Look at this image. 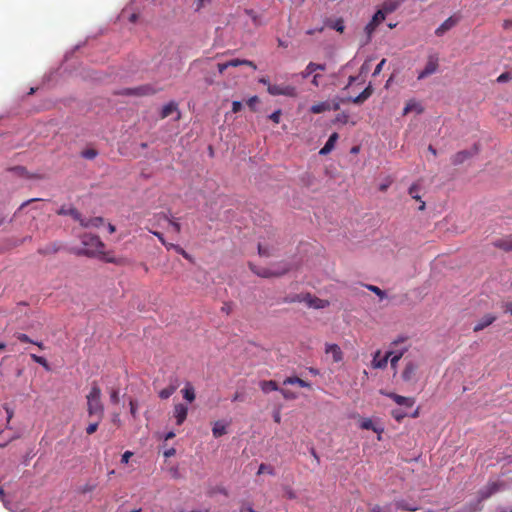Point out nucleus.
I'll return each mask as SVG.
<instances>
[{
  "mask_svg": "<svg viewBox=\"0 0 512 512\" xmlns=\"http://www.w3.org/2000/svg\"><path fill=\"white\" fill-rule=\"evenodd\" d=\"M82 244L84 245L82 254L90 257L99 256L101 260L107 263H119V261L115 257L109 256L108 253H105L103 251L105 245L98 236L92 234H85L82 237Z\"/></svg>",
  "mask_w": 512,
  "mask_h": 512,
  "instance_id": "1",
  "label": "nucleus"
},
{
  "mask_svg": "<svg viewBox=\"0 0 512 512\" xmlns=\"http://www.w3.org/2000/svg\"><path fill=\"white\" fill-rule=\"evenodd\" d=\"M101 389L96 382L92 384L90 392L86 396L87 399V412L89 416H97L102 420L104 416V405L101 400Z\"/></svg>",
  "mask_w": 512,
  "mask_h": 512,
  "instance_id": "2",
  "label": "nucleus"
},
{
  "mask_svg": "<svg viewBox=\"0 0 512 512\" xmlns=\"http://www.w3.org/2000/svg\"><path fill=\"white\" fill-rule=\"evenodd\" d=\"M385 20L384 11H377L372 17L371 21L365 26L364 33L365 38L361 41V45H367L372 39V35L376 30L377 26Z\"/></svg>",
  "mask_w": 512,
  "mask_h": 512,
  "instance_id": "3",
  "label": "nucleus"
},
{
  "mask_svg": "<svg viewBox=\"0 0 512 512\" xmlns=\"http://www.w3.org/2000/svg\"><path fill=\"white\" fill-rule=\"evenodd\" d=\"M157 92L151 84L141 85L135 88L122 89L118 94L125 96H148L153 95Z\"/></svg>",
  "mask_w": 512,
  "mask_h": 512,
  "instance_id": "4",
  "label": "nucleus"
},
{
  "mask_svg": "<svg viewBox=\"0 0 512 512\" xmlns=\"http://www.w3.org/2000/svg\"><path fill=\"white\" fill-rule=\"evenodd\" d=\"M268 93L273 96L283 95L288 97H296L297 95L296 88L292 85L269 84Z\"/></svg>",
  "mask_w": 512,
  "mask_h": 512,
  "instance_id": "5",
  "label": "nucleus"
},
{
  "mask_svg": "<svg viewBox=\"0 0 512 512\" xmlns=\"http://www.w3.org/2000/svg\"><path fill=\"white\" fill-rule=\"evenodd\" d=\"M153 235H155L158 240L168 249H173L175 250L178 254L182 255L185 259H187L188 261H193L192 259V256L190 254H188L181 246L177 245V244H173V243H168L165 238H164V235L161 233V232H158V231H152V230H149Z\"/></svg>",
  "mask_w": 512,
  "mask_h": 512,
  "instance_id": "6",
  "label": "nucleus"
},
{
  "mask_svg": "<svg viewBox=\"0 0 512 512\" xmlns=\"http://www.w3.org/2000/svg\"><path fill=\"white\" fill-rule=\"evenodd\" d=\"M438 67H439L438 57L436 55H430L428 57L425 68L421 72H419L417 79L422 80V79H425L426 77L434 74L438 70Z\"/></svg>",
  "mask_w": 512,
  "mask_h": 512,
  "instance_id": "7",
  "label": "nucleus"
},
{
  "mask_svg": "<svg viewBox=\"0 0 512 512\" xmlns=\"http://www.w3.org/2000/svg\"><path fill=\"white\" fill-rule=\"evenodd\" d=\"M252 270L260 277L269 278L284 275L290 270V267L287 264H284L282 267L278 268H261L258 270H255L252 267Z\"/></svg>",
  "mask_w": 512,
  "mask_h": 512,
  "instance_id": "8",
  "label": "nucleus"
},
{
  "mask_svg": "<svg viewBox=\"0 0 512 512\" xmlns=\"http://www.w3.org/2000/svg\"><path fill=\"white\" fill-rule=\"evenodd\" d=\"M298 301H303L309 307L315 309H323L329 306V301L317 298L315 296H312L311 294H306L302 299H298Z\"/></svg>",
  "mask_w": 512,
  "mask_h": 512,
  "instance_id": "9",
  "label": "nucleus"
},
{
  "mask_svg": "<svg viewBox=\"0 0 512 512\" xmlns=\"http://www.w3.org/2000/svg\"><path fill=\"white\" fill-rule=\"evenodd\" d=\"M391 355H392V352L388 351L383 357H381V351L377 350L374 353L373 360H372L373 368H375V369L386 368Z\"/></svg>",
  "mask_w": 512,
  "mask_h": 512,
  "instance_id": "10",
  "label": "nucleus"
},
{
  "mask_svg": "<svg viewBox=\"0 0 512 512\" xmlns=\"http://www.w3.org/2000/svg\"><path fill=\"white\" fill-rule=\"evenodd\" d=\"M497 319V316L491 313L485 314L481 319H479L473 327L474 332H480L492 325Z\"/></svg>",
  "mask_w": 512,
  "mask_h": 512,
  "instance_id": "11",
  "label": "nucleus"
},
{
  "mask_svg": "<svg viewBox=\"0 0 512 512\" xmlns=\"http://www.w3.org/2000/svg\"><path fill=\"white\" fill-rule=\"evenodd\" d=\"M188 415V407L182 403H178L174 406L173 416L176 419L177 425H182Z\"/></svg>",
  "mask_w": 512,
  "mask_h": 512,
  "instance_id": "12",
  "label": "nucleus"
},
{
  "mask_svg": "<svg viewBox=\"0 0 512 512\" xmlns=\"http://www.w3.org/2000/svg\"><path fill=\"white\" fill-rule=\"evenodd\" d=\"M386 395L400 406L412 407L415 403V400L412 397H405L396 393H387Z\"/></svg>",
  "mask_w": 512,
  "mask_h": 512,
  "instance_id": "13",
  "label": "nucleus"
},
{
  "mask_svg": "<svg viewBox=\"0 0 512 512\" xmlns=\"http://www.w3.org/2000/svg\"><path fill=\"white\" fill-rule=\"evenodd\" d=\"M417 368L418 366L414 362H408L402 372V379L405 382H410L414 380Z\"/></svg>",
  "mask_w": 512,
  "mask_h": 512,
  "instance_id": "14",
  "label": "nucleus"
},
{
  "mask_svg": "<svg viewBox=\"0 0 512 512\" xmlns=\"http://www.w3.org/2000/svg\"><path fill=\"white\" fill-rule=\"evenodd\" d=\"M326 354H331L334 362H340L343 359V353L337 344H327L325 348Z\"/></svg>",
  "mask_w": 512,
  "mask_h": 512,
  "instance_id": "15",
  "label": "nucleus"
},
{
  "mask_svg": "<svg viewBox=\"0 0 512 512\" xmlns=\"http://www.w3.org/2000/svg\"><path fill=\"white\" fill-rule=\"evenodd\" d=\"M326 69L325 64H318L314 62H310L306 68L301 72L302 78L306 79L313 73H315L318 70L324 71Z\"/></svg>",
  "mask_w": 512,
  "mask_h": 512,
  "instance_id": "16",
  "label": "nucleus"
},
{
  "mask_svg": "<svg viewBox=\"0 0 512 512\" xmlns=\"http://www.w3.org/2000/svg\"><path fill=\"white\" fill-rule=\"evenodd\" d=\"M57 214L58 215H63V216H70L72 217L74 220L76 221H79L81 220L82 216H81V213L74 207H65V206H62L58 211H57Z\"/></svg>",
  "mask_w": 512,
  "mask_h": 512,
  "instance_id": "17",
  "label": "nucleus"
},
{
  "mask_svg": "<svg viewBox=\"0 0 512 512\" xmlns=\"http://www.w3.org/2000/svg\"><path fill=\"white\" fill-rule=\"evenodd\" d=\"M338 134L336 132L332 133L327 142L325 143V145L321 148V150L319 151V154L320 155H327L328 153H330L334 146H335V143L336 141L338 140Z\"/></svg>",
  "mask_w": 512,
  "mask_h": 512,
  "instance_id": "18",
  "label": "nucleus"
},
{
  "mask_svg": "<svg viewBox=\"0 0 512 512\" xmlns=\"http://www.w3.org/2000/svg\"><path fill=\"white\" fill-rule=\"evenodd\" d=\"M456 24L457 20L454 19L453 17H449L435 30V34L437 36H442L445 32L453 28Z\"/></svg>",
  "mask_w": 512,
  "mask_h": 512,
  "instance_id": "19",
  "label": "nucleus"
},
{
  "mask_svg": "<svg viewBox=\"0 0 512 512\" xmlns=\"http://www.w3.org/2000/svg\"><path fill=\"white\" fill-rule=\"evenodd\" d=\"M412 111H415L417 114H421L423 113L424 108L419 102L415 100H409L403 109V115H407Z\"/></svg>",
  "mask_w": 512,
  "mask_h": 512,
  "instance_id": "20",
  "label": "nucleus"
},
{
  "mask_svg": "<svg viewBox=\"0 0 512 512\" xmlns=\"http://www.w3.org/2000/svg\"><path fill=\"white\" fill-rule=\"evenodd\" d=\"M80 225L85 228L95 227L98 228L104 224V218L102 217H93L89 219L81 218Z\"/></svg>",
  "mask_w": 512,
  "mask_h": 512,
  "instance_id": "21",
  "label": "nucleus"
},
{
  "mask_svg": "<svg viewBox=\"0 0 512 512\" xmlns=\"http://www.w3.org/2000/svg\"><path fill=\"white\" fill-rule=\"evenodd\" d=\"M227 423H224L223 421H216L213 424L212 427V434L214 438H219L227 433Z\"/></svg>",
  "mask_w": 512,
  "mask_h": 512,
  "instance_id": "22",
  "label": "nucleus"
},
{
  "mask_svg": "<svg viewBox=\"0 0 512 512\" xmlns=\"http://www.w3.org/2000/svg\"><path fill=\"white\" fill-rule=\"evenodd\" d=\"M260 389L263 393L268 394L272 391H279V387L274 380H263L259 383Z\"/></svg>",
  "mask_w": 512,
  "mask_h": 512,
  "instance_id": "23",
  "label": "nucleus"
},
{
  "mask_svg": "<svg viewBox=\"0 0 512 512\" xmlns=\"http://www.w3.org/2000/svg\"><path fill=\"white\" fill-rule=\"evenodd\" d=\"M471 157V153L467 150L459 151L451 158L453 165H460Z\"/></svg>",
  "mask_w": 512,
  "mask_h": 512,
  "instance_id": "24",
  "label": "nucleus"
},
{
  "mask_svg": "<svg viewBox=\"0 0 512 512\" xmlns=\"http://www.w3.org/2000/svg\"><path fill=\"white\" fill-rule=\"evenodd\" d=\"M177 111H178L177 104L174 101H171L163 106L161 113H160V117H161V119H165L168 116H170L172 113L177 112Z\"/></svg>",
  "mask_w": 512,
  "mask_h": 512,
  "instance_id": "25",
  "label": "nucleus"
},
{
  "mask_svg": "<svg viewBox=\"0 0 512 512\" xmlns=\"http://www.w3.org/2000/svg\"><path fill=\"white\" fill-rule=\"evenodd\" d=\"M399 4L400 2L398 0H388L378 11H384V16L386 17L387 14L394 12L398 8Z\"/></svg>",
  "mask_w": 512,
  "mask_h": 512,
  "instance_id": "26",
  "label": "nucleus"
},
{
  "mask_svg": "<svg viewBox=\"0 0 512 512\" xmlns=\"http://www.w3.org/2000/svg\"><path fill=\"white\" fill-rule=\"evenodd\" d=\"M181 392L183 398L188 402H193L196 398L195 390L191 383H187Z\"/></svg>",
  "mask_w": 512,
  "mask_h": 512,
  "instance_id": "27",
  "label": "nucleus"
},
{
  "mask_svg": "<svg viewBox=\"0 0 512 512\" xmlns=\"http://www.w3.org/2000/svg\"><path fill=\"white\" fill-rule=\"evenodd\" d=\"M169 216L164 212L155 213L152 218L149 219V223L152 226H159L162 222H168Z\"/></svg>",
  "mask_w": 512,
  "mask_h": 512,
  "instance_id": "28",
  "label": "nucleus"
},
{
  "mask_svg": "<svg viewBox=\"0 0 512 512\" xmlns=\"http://www.w3.org/2000/svg\"><path fill=\"white\" fill-rule=\"evenodd\" d=\"M372 92H373L372 87L369 85L358 96L353 98V100H352L353 103H355V104L363 103L371 96Z\"/></svg>",
  "mask_w": 512,
  "mask_h": 512,
  "instance_id": "29",
  "label": "nucleus"
},
{
  "mask_svg": "<svg viewBox=\"0 0 512 512\" xmlns=\"http://www.w3.org/2000/svg\"><path fill=\"white\" fill-rule=\"evenodd\" d=\"M330 104L328 102H320L311 106L310 111L314 114H320L330 110Z\"/></svg>",
  "mask_w": 512,
  "mask_h": 512,
  "instance_id": "30",
  "label": "nucleus"
},
{
  "mask_svg": "<svg viewBox=\"0 0 512 512\" xmlns=\"http://www.w3.org/2000/svg\"><path fill=\"white\" fill-rule=\"evenodd\" d=\"M177 387H178V385L176 383L170 384L168 387L162 389L159 392V397L161 399H168L170 396H172L174 394V392L177 390Z\"/></svg>",
  "mask_w": 512,
  "mask_h": 512,
  "instance_id": "31",
  "label": "nucleus"
},
{
  "mask_svg": "<svg viewBox=\"0 0 512 512\" xmlns=\"http://www.w3.org/2000/svg\"><path fill=\"white\" fill-rule=\"evenodd\" d=\"M229 67H238L240 65H247L252 67L254 70L257 68L254 62L250 60H240V59H232L227 61Z\"/></svg>",
  "mask_w": 512,
  "mask_h": 512,
  "instance_id": "32",
  "label": "nucleus"
},
{
  "mask_svg": "<svg viewBox=\"0 0 512 512\" xmlns=\"http://www.w3.org/2000/svg\"><path fill=\"white\" fill-rule=\"evenodd\" d=\"M495 246L504 251H511L512 250V238L497 240L495 242Z\"/></svg>",
  "mask_w": 512,
  "mask_h": 512,
  "instance_id": "33",
  "label": "nucleus"
},
{
  "mask_svg": "<svg viewBox=\"0 0 512 512\" xmlns=\"http://www.w3.org/2000/svg\"><path fill=\"white\" fill-rule=\"evenodd\" d=\"M405 351L406 350H402V351H400L398 353H393L392 352V355L389 358V361H390L391 368L394 369L395 371H396V368H397V364H398L399 360L403 357Z\"/></svg>",
  "mask_w": 512,
  "mask_h": 512,
  "instance_id": "34",
  "label": "nucleus"
},
{
  "mask_svg": "<svg viewBox=\"0 0 512 512\" xmlns=\"http://www.w3.org/2000/svg\"><path fill=\"white\" fill-rule=\"evenodd\" d=\"M264 473H267V474L272 475V476L275 475L274 467L269 465V464L261 463L259 468H258L257 474L261 475V474H264Z\"/></svg>",
  "mask_w": 512,
  "mask_h": 512,
  "instance_id": "35",
  "label": "nucleus"
},
{
  "mask_svg": "<svg viewBox=\"0 0 512 512\" xmlns=\"http://www.w3.org/2000/svg\"><path fill=\"white\" fill-rule=\"evenodd\" d=\"M30 357H31V359H32L34 362H36V363L40 364V365H41V366H43L46 370H49V369H50L49 364H48L47 360H46L44 357H42V356H38V355H36V354H31V355H30Z\"/></svg>",
  "mask_w": 512,
  "mask_h": 512,
  "instance_id": "36",
  "label": "nucleus"
},
{
  "mask_svg": "<svg viewBox=\"0 0 512 512\" xmlns=\"http://www.w3.org/2000/svg\"><path fill=\"white\" fill-rule=\"evenodd\" d=\"M98 155L97 150L93 148L85 149L81 152V156L85 159L92 160Z\"/></svg>",
  "mask_w": 512,
  "mask_h": 512,
  "instance_id": "37",
  "label": "nucleus"
},
{
  "mask_svg": "<svg viewBox=\"0 0 512 512\" xmlns=\"http://www.w3.org/2000/svg\"><path fill=\"white\" fill-rule=\"evenodd\" d=\"M419 185L418 184H412L409 188V195L415 199V200H421V197L419 195Z\"/></svg>",
  "mask_w": 512,
  "mask_h": 512,
  "instance_id": "38",
  "label": "nucleus"
},
{
  "mask_svg": "<svg viewBox=\"0 0 512 512\" xmlns=\"http://www.w3.org/2000/svg\"><path fill=\"white\" fill-rule=\"evenodd\" d=\"M360 427H361L362 429H365V430H373V431H375V432H377V431H378V430L375 428V426H374V424H373L372 420H371V419H368V418L364 419V420L361 422Z\"/></svg>",
  "mask_w": 512,
  "mask_h": 512,
  "instance_id": "39",
  "label": "nucleus"
},
{
  "mask_svg": "<svg viewBox=\"0 0 512 512\" xmlns=\"http://www.w3.org/2000/svg\"><path fill=\"white\" fill-rule=\"evenodd\" d=\"M366 288L370 290L371 292L375 293L380 299H383L386 297V294L383 290H381L379 287L374 285H366Z\"/></svg>",
  "mask_w": 512,
  "mask_h": 512,
  "instance_id": "40",
  "label": "nucleus"
},
{
  "mask_svg": "<svg viewBox=\"0 0 512 512\" xmlns=\"http://www.w3.org/2000/svg\"><path fill=\"white\" fill-rule=\"evenodd\" d=\"M17 339L23 343H33V341L28 337V335L23 333L18 334ZM34 344H36L41 349L43 348L42 343L34 342Z\"/></svg>",
  "mask_w": 512,
  "mask_h": 512,
  "instance_id": "41",
  "label": "nucleus"
},
{
  "mask_svg": "<svg viewBox=\"0 0 512 512\" xmlns=\"http://www.w3.org/2000/svg\"><path fill=\"white\" fill-rule=\"evenodd\" d=\"M332 28L335 29L337 32L343 33L345 29L344 21L342 18H339L334 21L332 24Z\"/></svg>",
  "mask_w": 512,
  "mask_h": 512,
  "instance_id": "42",
  "label": "nucleus"
},
{
  "mask_svg": "<svg viewBox=\"0 0 512 512\" xmlns=\"http://www.w3.org/2000/svg\"><path fill=\"white\" fill-rule=\"evenodd\" d=\"M279 392L281 393L283 398L286 400H293V399L297 398V395L294 392H292L291 390L279 389Z\"/></svg>",
  "mask_w": 512,
  "mask_h": 512,
  "instance_id": "43",
  "label": "nucleus"
},
{
  "mask_svg": "<svg viewBox=\"0 0 512 512\" xmlns=\"http://www.w3.org/2000/svg\"><path fill=\"white\" fill-rule=\"evenodd\" d=\"M512 79V74L510 72H504L500 74L497 78L498 83H505L507 81H510Z\"/></svg>",
  "mask_w": 512,
  "mask_h": 512,
  "instance_id": "44",
  "label": "nucleus"
},
{
  "mask_svg": "<svg viewBox=\"0 0 512 512\" xmlns=\"http://www.w3.org/2000/svg\"><path fill=\"white\" fill-rule=\"evenodd\" d=\"M100 421H101V420H99V419H98V421H96V422H94V423H90V424L87 426V428H86V433H87L88 435H91V434L95 433V432L97 431V429H98V426H99V422H100Z\"/></svg>",
  "mask_w": 512,
  "mask_h": 512,
  "instance_id": "45",
  "label": "nucleus"
},
{
  "mask_svg": "<svg viewBox=\"0 0 512 512\" xmlns=\"http://www.w3.org/2000/svg\"><path fill=\"white\" fill-rule=\"evenodd\" d=\"M110 401L113 403V404H118L120 399H119V391L117 389H111L110 391Z\"/></svg>",
  "mask_w": 512,
  "mask_h": 512,
  "instance_id": "46",
  "label": "nucleus"
},
{
  "mask_svg": "<svg viewBox=\"0 0 512 512\" xmlns=\"http://www.w3.org/2000/svg\"><path fill=\"white\" fill-rule=\"evenodd\" d=\"M281 113V110L278 109L274 111L271 115H269V119L272 120L274 123L278 124L280 122Z\"/></svg>",
  "mask_w": 512,
  "mask_h": 512,
  "instance_id": "47",
  "label": "nucleus"
},
{
  "mask_svg": "<svg viewBox=\"0 0 512 512\" xmlns=\"http://www.w3.org/2000/svg\"><path fill=\"white\" fill-rule=\"evenodd\" d=\"M258 252H259V255H261V256H266V257L271 256V252H270L269 248L264 247L261 244L258 245Z\"/></svg>",
  "mask_w": 512,
  "mask_h": 512,
  "instance_id": "48",
  "label": "nucleus"
},
{
  "mask_svg": "<svg viewBox=\"0 0 512 512\" xmlns=\"http://www.w3.org/2000/svg\"><path fill=\"white\" fill-rule=\"evenodd\" d=\"M168 223H169V225L173 228V230L176 233H180L181 232V225H180V223L178 221L169 219Z\"/></svg>",
  "mask_w": 512,
  "mask_h": 512,
  "instance_id": "49",
  "label": "nucleus"
},
{
  "mask_svg": "<svg viewBox=\"0 0 512 512\" xmlns=\"http://www.w3.org/2000/svg\"><path fill=\"white\" fill-rule=\"evenodd\" d=\"M299 380H300V378H299V377H297V376H291V377H287V378L283 381V384H284V385H287V384L294 385V384H298V383H299Z\"/></svg>",
  "mask_w": 512,
  "mask_h": 512,
  "instance_id": "50",
  "label": "nucleus"
},
{
  "mask_svg": "<svg viewBox=\"0 0 512 512\" xmlns=\"http://www.w3.org/2000/svg\"><path fill=\"white\" fill-rule=\"evenodd\" d=\"M40 199L38 198H35V199H30V200H27L25 202H23L20 207L18 208V210L14 213V217H17L18 213L23 210L28 204L32 203V202H36V201H39Z\"/></svg>",
  "mask_w": 512,
  "mask_h": 512,
  "instance_id": "51",
  "label": "nucleus"
},
{
  "mask_svg": "<svg viewBox=\"0 0 512 512\" xmlns=\"http://www.w3.org/2000/svg\"><path fill=\"white\" fill-rule=\"evenodd\" d=\"M129 406H130V413H131V415L134 418H136V415H137V403L134 400H130Z\"/></svg>",
  "mask_w": 512,
  "mask_h": 512,
  "instance_id": "52",
  "label": "nucleus"
},
{
  "mask_svg": "<svg viewBox=\"0 0 512 512\" xmlns=\"http://www.w3.org/2000/svg\"><path fill=\"white\" fill-rule=\"evenodd\" d=\"M259 102V98L257 96H252L251 98H249V100L247 101V105L252 109L254 110V107L255 105Z\"/></svg>",
  "mask_w": 512,
  "mask_h": 512,
  "instance_id": "53",
  "label": "nucleus"
},
{
  "mask_svg": "<svg viewBox=\"0 0 512 512\" xmlns=\"http://www.w3.org/2000/svg\"><path fill=\"white\" fill-rule=\"evenodd\" d=\"M242 109V103L240 101H233L232 112L238 113Z\"/></svg>",
  "mask_w": 512,
  "mask_h": 512,
  "instance_id": "54",
  "label": "nucleus"
},
{
  "mask_svg": "<svg viewBox=\"0 0 512 512\" xmlns=\"http://www.w3.org/2000/svg\"><path fill=\"white\" fill-rule=\"evenodd\" d=\"M133 456V453L130 452V451H126L124 452V454L122 455V458H121V462L122 463H128L129 462V459Z\"/></svg>",
  "mask_w": 512,
  "mask_h": 512,
  "instance_id": "55",
  "label": "nucleus"
},
{
  "mask_svg": "<svg viewBox=\"0 0 512 512\" xmlns=\"http://www.w3.org/2000/svg\"><path fill=\"white\" fill-rule=\"evenodd\" d=\"M392 416L398 421L400 422L404 417H405V414L399 412L398 410H395L392 412Z\"/></svg>",
  "mask_w": 512,
  "mask_h": 512,
  "instance_id": "56",
  "label": "nucleus"
},
{
  "mask_svg": "<svg viewBox=\"0 0 512 512\" xmlns=\"http://www.w3.org/2000/svg\"><path fill=\"white\" fill-rule=\"evenodd\" d=\"M385 62H386V60H385V59H382V60L377 64V66H376V68H375V70H374V73H373L374 75L379 74V73L381 72V70H382V68H383V66H384V64H385Z\"/></svg>",
  "mask_w": 512,
  "mask_h": 512,
  "instance_id": "57",
  "label": "nucleus"
},
{
  "mask_svg": "<svg viewBox=\"0 0 512 512\" xmlns=\"http://www.w3.org/2000/svg\"><path fill=\"white\" fill-rule=\"evenodd\" d=\"M208 0H195L196 2V8H195V11H200L204 6H205V3L207 2Z\"/></svg>",
  "mask_w": 512,
  "mask_h": 512,
  "instance_id": "58",
  "label": "nucleus"
},
{
  "mask_svg": "<svg viewBox=\"0 0 512 512\" xmlns=\"http://www.w3.org/2000/svg\"><path fill=\"white\" fill-rule=\"evenodd\" d=\"M321 75L320 74H314L313 76V79H312V84L316 87H318L320 85V79H321Z\"/></svg>",
  "mask_w": 512,
  "mask_h": 512,
  "instance_id": "59",
  "label": "nucleus"
},
{
  "mask_svg": "<svg viewBox=\"0 0 512 512\" xmlns=\"http://www.w3.org/2000/svg\"><path fill=\"white\" fill-rule=\"evenodd\" d=\"M175 453H176V450L174 448L167 449L166 451H164V457L170 458V457L174 456Z\"/></svg>",
  "mask_w": 512,
  "mask_h": 512,
  "instance_id": "60",
  "label": "nucleus"
},
{
  "mask_svg": "<svg viewBox=\"0 0 512 512\" xmlns=\"http://www.w3.org/2000/svg\"><path fill=\"white\" fill-rule=\"evenodd\" d=\"M217 67H218V71H219L220 73H223L227 68H229V66H228V62L219 63V64L217 65Z\"/></svg>",
  "mask_w": 512,
  "mask_h": 512,
  "instance_id": "61",
  "label": "nucleus"
},
{
  "mask_svg": "<svg viewBox=\"0 0 512 512\" xmlns=\"http://www.w3.org/2000/svg\"><path fill=\"white\" fill-rule=\"evenodd\" d=\"M273 420L275 423L280 424L281 423V414L280 411H275L273 413Z\"/></svg>",
  "mask_w": 512,
  "mask_h": 512,
  "instance_id": "62",
  "label": "nucleus"
},
{
  "mask_svg": "<svg viewBox=\"0 0 512 512\" xmlns=\"http://www.w3.org/2000/svg\"><path fill=\"white\" fill-rule=\"evenodd\" d=\"M347 119H348V115L342 113V114H339L336 118L337 121L339 122H342V123H346L347 122Z\"/></svg>",
  "mask_w": 512,
  "mask_h": 512,
  "instance_id": "63",
  "label": "nucleus"
},
{
  "mask_svg": "<svg viewBox=\"0 0 512 512\" xmlns=\"http://www.w3.org/2000/svg\"><path fill=\"white\" fill-rule=\"evenodd\" d=\"M505 312H509L512 314V302H508L504 305Z\"/></svg>",
  "mask_w": 512,
  "mask_h": 512,
  "instance_id": "64",
  "label": "nucleus"
}]
</instances>
